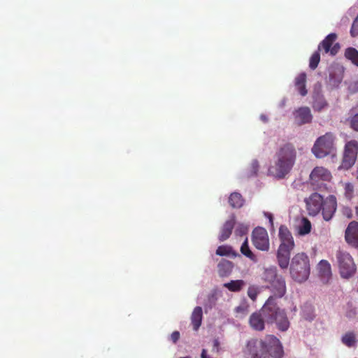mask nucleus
Listing matches in <instances>:
<instances>
[{"mask_svg": "<svg viewBox=\"0 0 358 358\" xmlns=\"http://www.w3.org/2000/svg\"><path fill=\"white\" fill-rule=\"evenodd\" d=\"M293 249L287 248L284 245L279 246L277 251V260L279 266L282 268H287L290 259V254Z\"/></svg>", "mask_w": 358, "mask_h": 358, "instance_id": "dca6fc26", "label": "nucleus"}, {"mask_svg": "<svg viewBox=\"0 0 358 358\" xmlns=\"http://www.w3.org/2000/svg\"><path fill=\"white\" fill-rule=\"evenodd\" d=\"M350 124L354 130L358 131V113L352 117Z\"/></svg>", "mask_w": 358, "mask_h": 358, "instance_id": "4c0bfd02", "label": "nucleus"}, {"mask_svg": "<svg viewBox=\"0 0 358 358\" xmlns=\"http://www.w3.org/2000/svg\"><path fill=\"white\" fill-rule=\"evenodd\" d=\"M346 242L354 248H358V222L352 221L349 223L345 233Z\"/></svg>", "mask_w": 358, "mask_h": 358, "instance_id": "4468645a", "label": "nucleus"}, {"mask_svg": "<svg viewBox=\"0 0 358 358\" xmlns=\"http://www.w3.org/2000/svg\"><path fill=\"white\" fill-rule=\"evenodd\" d=\"M231 248L227 245H221L216 250V255L219 256H227L230 255Z\"/></svg>", "mask_w": 358, "mask_h": 358, "instance_id": "72a5a7b5", "label": "nucleus"}, {"mask_svg": "<svg viewBox=\"0 0 358 358\" xmlns=\"http://www.w3.org/2000/svg\"><path fill=\"white\" fill-rule=\"evenodd\" d=\"M327 106V103L323 96H317L313 103V108L315 110L320 112Z\"/></svg>", "mask_w": 358, "mask_h": 358, "instance_id": "c85d7f7f", "label": "nucleus"}, {"mask_svg": "<svg viewBox=\"0 0 358 358\" xmlns=\"http://www.w3.org/2000/svg\"><path fill=\"white\" fill-rule=\"evenodd\" d=\"M235 223L236 220L234 215H232L229 220H227L224 223L222 227L221 228L220 234L219 236L220 241H224L230 237Z\"/></svg>", "mask_w": 358, "mask_h": 358, "instance_id": "6ab92c4d", "label": "nucleus"}, {"mask_svg": "<svg viewBox=\"0 0 358 358\" xmlns=\"http://www.w3.org/2000/svg\"><path fill=\"white\" fill-rule=\"evenodd\" d=\"M218 273L221 277L229 275L233 269V264L229 260L223 259L217 265Z\"/></svg>", "mask_w": 358, "mask_h": 358, "instance_id": "4be33fe9", "label": "nucleus"}, {"mask_svg": "<svg viewBox=\"0 0 358 358\" xmlns=\"http://www.w3.org/2000/svg\"><path fill=\"white\" fill-rule=\"evenodd\" d=\"M244 199L242 195L238 192H233L229 197V203L233 208H241L244 204Z\"/></svg>", "mask_w": 358, "mask_h": 358, "instance_id": "5701e85b", "label": "nucleus"}, {"mask_svg": "<svg viewBox=\"0 0 358 358\" xmlns=\"http://www.w3.org/2000/svg\"><path fill=\"white\" fill-rule=\"evenodd\" d=\"M262 280L266 283V287L268 289L274 299H280L286 294V282L285 278L278 273L275 267H270L264 269L262 273Z\"/></svg>", "mask_w": 358, "mask_h": 358, "instance_id": "20e7f679", "label": "nucleus"}, {"mask_svg": "<svg viewBox=\"0 0 358 358\" xmlns=\"http://www.w3.org/2000/svg\"><path fill=\"white\" fill-rule=\"evenodd\" d=\"M279 238L280 241L279 246H282L284 245L287 248L294 249V241L292 233L285 225H281L279 228Z\"/></svg>", "mask_w": 358, "mask_h": 358, "instance_id": "f3484780", "label": "nucleus"}, {"mask_svg": "<svg viewBox=\"0 0 358 358\" xmlns=\"http://www.w3.org/2000/svg\"><path fill=\"white\" fill-rule=\"evenodd\" d=\"M311 223L306 217H303L301 225L299 227V234L300 235H306L310 232Z\"/></svg>", "mask_w": 358, "mask_h": 358, "instance_id": "bb28decb", "label": "nucleus"}, {"mask_svg": "<svg viewBox=\"0 0 358 358\" xmlns=\"http://www.w3.org/2000/svg\"><path fill=\"white\" fill-rule=\"evenodd\" d=\"M180 338V333L179 331H173L171 335V341L174 343H176L177 341L179 340Z\"/></svg>", "mask_w": 358, "mask_h": 358, "instance_id": "ea45409f", "label": "nucleus"}, {"mask_svg": "<svg viewBox=\"0 0 358 358\" xmlns=\"http://www.w3.org/2000/svg\"><path fill=\"white\" fill-rule=\"evenodd\" d=\"M335 138V136L331 132H327L320 136L312 148V152L317 158H323L328 155H334Z\"/></svg>", "mask_w": 358, "mask_h": 358, "instance_id": "423d86ee", "label": "nucleus"}, {"mask_svg": "<svg viewBox=\"0 0 358 358\" xmlns=\"http://www.w3.org/2000/svg\"><path fill=\"white\" fill-rule=\"evenodd\" d=\"M252 242L254 246L262 251H268L270 248L267 231L261 227L254 229L252 233Z\"/></svg>", "mask_w": 358, "mask_h": 358, "instance_id": "9d476101", "label": "nucleus"}, {"mask_svg": "<svg viewBox=\"0 0 358 358\" xmlns=\"http://www.w3.org/2000/svg\"><path fill=\"white\" fill-rule=\"evenodd\" d=\"M337 208L336 198L334 195H329L324 200L322 206V214L326 221H329L334 216Z\"/></svg>", "mask_w": 358, "mask_h": 358, "instance_id": "ddd939ff", "label": "nucleus"}, {"mask_svg": "<svg viewBox=\"0 0 358 358\" xmlns=\"http://www.w3.org/2000/svg\"><path fill=\"white\" fill-rule=\"evenodd\" d=\"M219 346H220V342L217 339L213 340V350H215L216 352H218L219 350Z\"/></svg>", "mask_w": 358, "mask_h": 358, "instance_id": "a19ab883", "label": "nucleus"}, {"mask_svg": "<svg viewBox=\"0 0 358 358\" xmlns=\"http://www.w3.org/2000/svg\"><path fill=\"white\" fill-rule=\"evenodd\" d=\"M329 76H330V83L334 86H338L342 80V76L341 73H339L335 79H334V73H330Z\"/></svg>", "mask_w": 358, "mask_h": 358, "instance_id": "e433bc0d", "label": "nucleus"}, {"mask_svg": "<svg viewBox=\"0 0 358 358\" xmlns=\"http://www.w3.org/2000/svg\"><path fill=\"white\" fill-rule=\"evenodd\" d=\"M324 200L323 197L318 193H313L306 199L305 202L308 214L312 216L317 215L322 210Z\"/></svg>", "mask_w": 358, "mask_h": 358, "instance_id": "f8f14e48", "label": "nucleus"}, {"mask_svg": "<svg viewBox=\"0 0 358 358\" xmlns=\"http://www.w3.org/2000/svg\"><path fill=\"white\" fill-rule=\"evenodd\" d=\"M342 213L344 216L348 218H351L352 217V209L350 207L344 206L342 208Z\"/></svg>", "mask_w": 358, "mask_h": 358, "instance_id": "58836bf2", "label": "nucleus"}, {"mask_svg": "<svg viewBox=\"0 0 358 358\" xmlns=\"http://www.w3.org/2000/svg\"><path fill=\"white\" fill-rule=\"evenodd\" d=\"M306 73H301L295 78V86L297 88L299 94L301 96H306L308 91L306 87Z\"/></svg>", "mask_w": 358, "mask_h": 358, "instance_id": "412c9836", "label": "nucleus"}, {"mask_svg": "<svg viewBox=\"0 0 358 358\" xmlns=\"http://www.w3.org/2000/svg\"><path fill=\"white\" fill-rule=\"evenodd\" d=\"M275 323L280 331H285L289 327V321L284 310L280 309L274 303L273 296H269L262 309L253 313L249 317V325L256 331H262L265 329V322Z\"/></svg>", "mask_w": 358, "mask_h": 358, "instance_id": "f257e3e1", "label": "nucleus"}, {"mask_svg": "<svg viewBox=\"0 0 358 358\" xmlns=\"http://www.w3.org/2000/svg\"><path fill=\"white\" fill-rule=\"evenodd\" d=\"M180 358H191V357H189V356H186V357H180Z\"/></svg>", "mask_w": 358, "mask_h": 358, "instance_id": "c03bdc74", "label": "nucleus"}, {"mask_svg": "<svg viewBox=\"0 0 358 358\" xmlns=\"http://www.w3.org/2000/svg\"><path fill=\"white\" fill-rule=\"evenodd\" d=\"M201 358H210V356L207 355V350L205 349H203L201 355Z\"/></svg>", "mask_w": 358, "mask_h": 358, "instance_id": "79ce46f5", "label": "nucleus"}, {"mask_svg": "<svg viewBox=\"0 0 358 358\" xmlns=\"http://www.w3.org/2000/svg\"><path fill=\"white\" fill-rule=\"evenodd\" d=\"M344 188V195L345 198L350 200L354 196V186L350 182H345L343 185Z\"/></svg>", "mask_w": 358, "mask_h": 358, "instance_id": "7c9ffc66", "label": "nucleus"}, {"mask_svg": "<svg viewBox=\"0 0 358 358\" xmlns=\"http://www.w3.org/2000/svg\"><path fill=\"white\" fill-rule=\"evenodd\" d=\"M355 215H356V217L358 219V206H355Z\"/></svg>", "mask_w": 358, "mask_h": 358, "instance_id": "37998d69", "label": "nucleus"}, {"mask_svg": "<svg viewBox=\"0 0 358 358\" xmlns=\"http://www.w3.org/2000/svg\"><path fill=\"white\" fill-rule=\"evenodd\" d=\"M243 352L248 358H282L284 356L280 341L272 334L262 338H250L246 341Z\"/></svg>", "mask_w": 358, "mask_h": 358, "instance_id": "f03ea898", "label": "nucleus"}, {"mask_svg": "<svg viewBox=\"0 0 358 358\" xmlns=\"http://www.w3.org/2000/svg\"><path fill=\"white\" fill-rule=\"evenodd\" d=\"M259 293V289L256 285H250L248 289V295L253 301L256 300Z\"/></svg>", "mask_w": 358, "mask_h": 358, "instance_id": "2f4dec72", "label": "nucleus"}, {"mask_svg": "<svg viewBox=\"0 0 358 358\" xmlns=\"http://www.w3.org/2000/svg\"><path fill=\"white\" fill-rule=\"evenodd\" d=\"M248 231V227L246 225H245L243 224H239L235 230V233L237 236H241L246 234Z\"/></svg>", "mask_w": 358, "mask_h": 358, "instance_id": "f704fd0d", "label": "nucleus"}, {"mask_svg": "<svg viewBox=\"0 0 358 358\" xmlns=\"http://www.w3.org/2000/svg\"><path fill=\"white\" fill-rule=\"evenodd\" d=\"M345 57L358 66V51L355 48H347L345 51Z\"/></svg>", "mask_w": 358, "mask_h": 358, "instance_id": "a878e982", "label": "nucleus"}, {"mask_svg": "<svg viewBox=\"0 0 358 358\" xmlns=\"http://www.w3.org/2000/svg\"><path fill=\"white\" fill-rule=\"evenodd\" d=\"M337 38V35L334 33H331L327 35L325 38L318 45V51H324V53H330L331 55H336L339 49L340 45L334 43Z\"/></svg>", "mask_w": 358, "mask_h": 358, "instance_id": "9b49d317", "label": "nucleus"}, {"mask_svg": "<svg viewBox=\"0 0 358 358\" xmlns=\"http://www.w3.org/2000/svg\"><path fill=\"white\" fill-rule=\"evenodd\" d=\"M350 35L352 37H355L358 35V14L352 24V27L350 29Z\"/></svg>", "mask_w": 358, "mask_h": 358, "instance_id": "c9c22d12", "label": "nucleus"}, {"mask_svg": "<svg viewBox=\"0 0 358 358\" xmlns=\"http://www.w3.org/2000/svg\"><path fill=\"white\" fill-rule=\"evenodd\" d=\"M289 273L296 282H303L308 280L310 273V258L305 252H299L291 259Z\"/></svg>", "mask_w": 358, "mask_h": 358, "instance_id": "39448f33", "label": "nucleus"}, {"mask_svg": "<svg viewBox=\"0 0 358 358\" xmlns=\"http://www.w3.org/2000/svg\"><path fill=\"white\" fill-rule=\"evenodd\" d=\"M203 318V311L200 306H196L194 308L191 315V322L193 326V329L197 331L200 327Z\"/></svg>", "mask_w": 358, "mask_h": 358, "instance_id": "aec40b11", "label": "nucleus"}, {"mask_svg": "<svg viewBox=\"0 0 358 358\" xmlns=\"http://www.w3.org/2000/svg\"><path fill=\"white\" fill-rule=\"evenodd\" d=\"M294 121L297 125H302L311 122L313 115L308 107H301L294 112Z\"/></svg>", "mask_w": 358, "mask_h": 358, "instance_id": "2eb2a0df", "label": "nucleus"}, {"mask_svg": "<svg viewBox=\"0 0 358 358\" xmlns=\"http://www.w3.org/2000/svg\"><path fill=\"white\" fill-rule=\"evenodd\" d=\"M241 252L254 262H257L256 255L252 252L248 244V239L246 238L241 247Z\"/></svg>", "mask_w": 358, "mask_h": 358, "instance_id": "393cba45", "label": "nucleus"}, {"mask_svg": "<svg viewBox=\"0 0 358 358\" xmlns=\"http://www.w3.org/2000/svg\"><path fill=\"white\" fill-rule=\"evenodd\" d=\"M320 51H318V50L317 51H315L310 57V61H309V67L312 69V70H315L319 63H320Z\"/></svg>", "mask_w": 358, "mask_h": 358, "instance_id": "c756f323", "label": "nucleus"}, {"mask_svg": "<svg viewBox=\"0 0 358 358\" xmlns=\"http://www.w3.org/2000/svg\"><path fill=\"white\" fill-rule=\"evenodd\" d=\"M245 284V282L243 280H236L226 282L223 286L231 292H236L241 291Z\"/></svg>", "mask_w": 358, "mask_h": 358, "instance_id": "b1692460", "label": "nucleus"}, {"mask_svg": "<svg viewBox=\"0 0 358 358\" xmlns=\"http://www.w3.org/2000/svg\"><path fill=\"white\" fill-rule=\"evenodd\" d=\"M342 343L348 347H352L357 343L355 334L353 332H348L342 337Z\"/></svg>", "mask_w": 358, "mask_h": 358, "instance_id": "cd10ccee", "label": "nucleus"}, {"mask_svg": "<svg viewBox=\"0 0 358 358\" xmlns=\"http://www.w3.org/2000/svg\"><path fill=\"white\" fill-rule=\"evenodd\" d=\"M332 178L331 172L323 166H316L310 174V184L316 189H324V182H329Z\"/></svg>", "mask_w": 358, "mask_h": 358, "instance_id": "6e6552de", "label": "nucleus"}, {"mask_svg": "<svg viewBox=\"0 0 358 358\" xmlns=\"http://www.w3.org/2000/svg\"><path fill=\"white\" fill-rule=\"evenodd\" d=\"M317 269L321 280L324 283H327L332 275L331 267L329 262L324 259L321 260L317 264Z\"/></svg>", "mask_w": 358, "mask_h": 358, "instance_id": "a211bd4d", "label": "nucleus"}, {"mask_svg": "<svg viewBox=\"0 0 358 358\" xmlns=\"http://www.w3.org/2000/svg\"><path fill=\"white\" fill-rule=\"evenodd\" d=\"M336 259L341 278L349 279L355 274L356 264L349 253L339 250L336 252Z\"/></svg>", "mask_w": 358, "mask_h": 358, "instance_id": "0eeeda50", "label": "nucleus"}, {"mask_svg": "<svg viewBox=\"0 0 358 358\" xmlns=\"http://www.w3.org/2000/svg\"><path fill=\"white\" fill-rule=\"evenodd\" d=\"M358 153V142L356 140H351L345 145L342 167L348 169L352 167L357 159Z\"/></svg>", "mask_w": 358, "mask_h": 358, "instance_id": "1a4fd4ad", "label": "nucleus"}, {"mask_svg": "<svg viewBox=\"0 0 358 358\" xmlns=\"http://www.w3.org/2000/svg\"><path fill=\"white\" fill-rule=\"evenodd\" d=\"M259 164L257 159H254L250 164L248 176H255L259 171Z\"/></svg>", "mask_w": 358, "mask_h": 358, "instance_id": "473e14b6", "label": "nucleus"}, {"mask_svg": "<svg viewBox=\"0 0 358 358\" xmlns=\"http://www.w3.org/2000/svg\"><path fill=\"white\" fill-rule=\"evenodd\" d=\"M296 150L292 143L281 145L274 155L273 164L268 168V173L276 178H283L288 174L295 164Z\"/></svg>", "mask_w": 358, "mask_h": 358, "instance_id": "7ed1b4c3", "label": "nucleus"}]
</instances>
